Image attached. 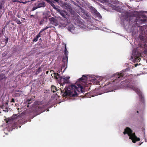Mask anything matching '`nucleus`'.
Masks as SVG:
<instances>
[{
	"label": "nucleus",
	"instance_id": "obj_1",
	"mask_svg": "<svg viewBox=\"0 0 147 147\" xmlns=\"http://www.w3.org/2000/svg\"><path fill=\"white\" fill-rule=\"evenodd\" d=\"M83 76L76 82L75 85H72L68 87L66 86L63 90V96H75L77 94L76 91L83 92Z\"/></svg>",
	"mask_w": 147,
	"mask_h": 147
},
{
	"label": "nucleus",
	"instance_id": "obj_9",
	"mask_svg": "<svg viewBox=\"0 0 147 147\" xmlns=\"http://www.w3.org/2000/svg\"><path fill=\"white\" fill-rule=\"evenodd\" d=\"M54 77L56 79H58L61 82H63L64 84L65 83H68L69 82V79L70 78L69 77H63L60 76L59 74L58 73H54Z\"/></svg>",
	"mask_w": 147,
	"mask_h": 147
},
{
	"label": "nucleus",
	"instance_id": "obj_25",
	"mask_svg": "<svg viewBox=\"0 0 147 147\" xmlns=\"http://www.w3.org/2000/svg\"><path fill=\"white\" fill-rule=\"evenodd\" d=\"M50 27H51L50 26H47L46 27L42 29L41 30L40 32V33H42V32H43L45 30L47 29H48V28H49Z\"/></svg>",
	"mask_w": 147,
	"mask_h": 147
},
{
	"label": "nucleus",
	"instance_id": "obj_27",
	"mask_svg": "<svg viewBox=\"0 0 147 147\" xmlns=\"http://www.w3.org/2000/svg\"><path fill=\"white\" fill-rule=\"evenodd\" d=\"M4 76L3 74H1L0 75V79H2L4 77Z\"/></svg>",
	"mask_w": 147,
	"mask_h": 147
},
{
	"label": "nucleus",
	"instance_id": "obj_5",
	"mask_svg": "<svg viewBox=\"0 0 147 147\" xmlns=\"http://www.w3.org/2000/svg\"><path fill=\"white\" fill-rule=\"evenodd\" d=\"M98 1L102 3H105L106 4L111 6L113 9L118 12H121L122 11V9L120 8L119 6L111 4V3H112L111 0L110 1L109 0H98Z\"/></svg>",
	"mask_w": 147,
	"mask_h": 147
},
{
	"label": "nucleus",
	"instance_id": "obj_43",
	"mask_svg": "<svg viewBox=\"0 0 147 147\" xmlns=\"http://www.w3.org/2000/svg\"><path fill=\"white\" fill-rule=\"evenodd\" d=\"M18 16L19 18V16Z\"/></svg>",
	"mask_w": 147,
	"mask_h": 147
},
{
	"label": "nucleus",
	"instance_id": "obj_22",
	"mask_svg": "<svg viewBox=\"0 0 147 147\" xmlns=\"http://www.w3.org/2000/svg\"><path fill=\"white\" fill-rule=\"evenodd\" d=\"M57 90L56 87L54 86H51V91L53 93H54Z\"/></svg>",
	"mask_w": 147,
	"mask_h": 147
},
{
	"label": "nucleus",
	"instance_id": "obj_29",
	"mask_svg": "<svg viewBox=\"0 0 147 147\" xmlns=\"http://www.w3.org/2000/svg\"><path fill=\"white\" fill-rule=\"evenodd\" d=\"M38 111H40L41 110V108L42 107V106H39L38 107Z\"/></svg>",
	"mask_w": 147,
	"mask_h": 147
},
{
	"label": "nucleus",
	"instance_id": "obj_8",
	"mask_svg": "<svg viewBox=\"0 0 147 147\" xmlns=\"http://www.w3.org/2000/svg\"><path fill=\"white\" fill-rule=\"evenodd\" d=\"M83 18L85 20L84 21L83 20V22L86 23V24L89 25V24H90L91 20V15L89 12L86 11L84 10Z\"/></svg>",
	"mask_w": 147,
	"mask_h": 147
},
{
	"label": "nucleus",
	"instance_id": "obj_17",
	"mask_svg": "<svg viewBox=\"0 0 147 147\" xmlns=\"http://www.w3.org/2000/svg\"><path fill=\"white\" fill-rule=\"evenodd\" d=\"M45 6V3L43 2L39 3L37 5V6L38 8L44 7Z\"/></svg>",
	"mask_w": 147,
	"mask_h": 147
},
{
	"label": "nucleus",
	"instance_id": "obj_18",
	"mask_svg": "<svg viewBox=\"0 0 147 147\" xmlns=\"http://www.w3.org/2000/svg\"><path fill=\"white\" fill-rule=\"evenodd\" d=\"M49 3L52 6V7L54 9H55L56 10H57V11H58V10H59V9L57 8L56 7L55 5L51 2L49 1Z\"/></svg>",
	"mask_w": 147,
	"mask_h": 147
},
{
	"label": "nucleus",
	"instance_id": "obj_15",
	"mask_svg": "<svg viewBox=\"0 0 147 147\" xmlns=\"http://www.w3.org/2000/svg\"><path fill=\"white\" fill-rule=\"evenodd\" d=\"M63 17L65 18L66 15V13L64 11L61 10L59 9V10L57 11Z\"/></svg>",
	"mask_w": 147,
	"mask_h": 147
},
{
	"label": "nucleus",
	"instance_id": "obj_28",
	"mask_svg": "<svg viewBox=\"0 0 147 147\" xmlns=\"http://www.w3.org/2000/svg\"><path fill=\"white\" fill-rule=\"evenodd\" d=\"M16 22L18 24H20L22 23L19 20H17Z\"/></svg>",
	"mask_w": 147,
	"mask_h": 147
},
{
	"label": "nucleus",
	"instance_id": "obj_32",
	"mask_svg": "<svg viewBox=\"0 0 147 147\" xmlns=\"http://www.w3.org/2000/svg\"><path fill=\"white\" fill-rule=\"evenodd\" d=\"M3 7V5L1 3L0 4V9H1Z\"/></svg>",
	"mask_w": 147,
	"mask_h": 147
},
{
	"label": "nucleus",
	"instance_id": "obj_30",
	"mask_svg": "<svg viewBox=\"0 0 147 147\" xmlns=\"http://www.w3.org/2000/svg\"><path fill=\"white\" fill-rule=\"evenodd\" d=\"M17 2L20 3H22L24 4H26L27 3V2L26 1L23 2V1H17Z\"/></svg>",
	"mask_w": 147,
	"mask_h": 147
},
{
	"label": "nucleus",
	"instance_id": "obj_41",
	"mask_svg": "<svg viewBox=\"0 0 147 147\" xmlns=\"http://www.w3.org/2000/svg\"><path fill=\"white\" fill-rule=\"evenodd\" d=\"M42 112H40V113H42Z\"/></svg>",
	"mask_w": 147,
	"mask_h": 147
},
{
	"label": "nucleus",
	"instance_id": "obj_39",
	"mask_svg": "<svg viewBox=\"0 0 147 147\" xmlns=\"http://www.w3.org/2000/svg\"><path fill=\"white\" fill-rule=\"evenodd\" d=\"M83 27H84V25L83 24ZM84 28V27H83V28Z\"/></svg>",
	"mask_w": 147,
	"mask_h": 147
},
{
	"label": "nucleus",
	"instance_id": "obj_20",
	"mask_svg": "<svg viewBox=\"0 0 147 147\" xmlns=\"http://www.w3.org/2000/svg\"><path fill=\"white\" fill-rule=\"evenodd\" d=\"M40 34L39 32L38 34L37 35L36 37L34 38L33 39V42H36L38 40V38L40 37Z\"/></svg>",
	"mask_w": 147,
	"mask_h": 147
},
{
	"label": "nucleus",
	"instance_id": "obj_33",
	"mask_svg": "<svg viewBox=\"0 0 147 147\" xmlns=\"http://www.w3.org/2000/svg\"><path fill=\"white\" fill-rule=\"evenodd\" d=\"M15 102L14 99L13 98H12L11 101V102Z\"/></svg>",
	"mask_w": 147,
	"mask_h": 147
},
{
	"label": "nucleus",
	"instance_id": "obj_21",
	"mask_svg": "<svg viewBox=\"0 0 147 147\" xmlns=\"http://www.w3.org/2000/svg\"><path fill=\"white\" fill-rule=\"evenodd\" d=\"M49 21L51 23H55L56 22V20L55 19L53 18L52 17L49 19Z\"/></svg>",
	"mask_w": 147,
	"mask_h": 147
},
{
	"label": "nucleus",
	"instance_id": "obj_40",
	"mask_svg": "<svg viewBox=\"0 0 147 147\" xmlns=\"http://www.w3.org/2000/svg\"><path fill=\"white\" fill-rule=\"evenodd\" d=\"M141 144H142V143H141L140 144H139V145H141Z\"/></svg>",
	"mask_w": 147,
	"mask_h": 147
},
{
	"label": "nucleus",
	"instance_id": "obj_36",
	"mask_svg": "<svg viewBox=\"0 0 147 147\" xmlns=\"http://www.w3.org/2000/svg\"><path fill=\"white\" fill-rule=\"evenodd\" d=\"M60 71L58 70V72H59V73L60 72Z\"/></svg>",
	"mask_w": 147,
	"mask_h": 147
},
{
	"label": "nucleus",
	"instance_id": "obj_3",
	"mask_svg": "<svg viewBox=\"0 0 147 147\" xmlns=\"http://www.w3.org/2000/svg\"><path fill=\"white\" fill-rule=\"evenodd\" d=\"M132 130L130 128L127 127L125 129L123 133L124 135L127 134L129 137V139L132 140V142L134 143H136V141H140V138H137L136 136L135 133H132Z\"/></svg>",
	"mask_w": 147,
	"mask_h": 147
},
{
	"label": "nucleus",
	"instance_id": "obj_24",
	"mask_svg": "<svg viewBox=\"0 0 147 147\" xmlns=\"http://www.w3.org/2000/svg\"><path fill=\"white\" fill-rule=\"evenodd\" d=\"M61 6H62L63 7H64V8L67 9L68 5L67 3H62Z\"/></svg>",
	"mask_w": 147,
	"mask_h": 147
},
{
	"label": "nucleus",
	"instance_id": "obj_44",
	"mask_svg": "<svg viewBox=\"0 0 147 147\" xmlns=\"http://www.w3.org/2000/svg\"><path fill=\"white\" fill-rule=\"evenodd\" d=\"M30 101V100H29V101H28V102H29V101Z\"/></svg>",
	"mask_w": 147,
	"mask_h": 147
},
{
	"label": "nucleus",
	"instance_id": "obj_31",
	"mask_svg": "<svg viewBox=\"0 0 147 147\" xmlns=\"http://www.w3.org/2000/svg\"><path fill=\"white\" fill-rule=\"evenodd\" d=\"M142 45L141 46L142 47V48H143L144 47H146V43H144L143 44H142Z\"/></svg>",
	"mask_w": 147,
	"mask_h": 147
},
{
	"label": "nucleus",
	"instance_id": "obj_4",
	"mask_svg": "<svg viewBox=\"0 0 147 147\" xmlns=\"http://www.w3.org/2000/svg\"><path fill=\"white\" fill-rule=\"evenodd\" d=\"M83 92H85L86 91H88L90 89V84L89 83L87 82L90 80L89 78H90V76L89 77H87L85 75H83Z\"/></svg>",
	"mask_w": 147,
	"mask_h": 147
},
{
	"label": "nucleus",
	"instance_id": "obj_6",
	"mask_svg": "<svg viewBox=\"0 0 147 147\" xmlns=\"http://www.w3.org/2000/svg\"><path fill=\"white\" fill-rule=\"evenodd\" d=\"M126 73L123 71L120 73H116L114 75L115 79L113 81L117 83L119 82V81L123 80L125 76H126Z\"/></svg>",
	"mask_w": 147,
	"mask_h": 147
},
{
	"label": "nucleus",
	"instance_id": "obj_45",
	"mask_svg": "<svg viewBox=\"0 0 147 147\" xmlns=\"http://www.w3.org/2000/svg\"><path fill=\"white\" fill-rule=\"evenodd\" d=\"M146 12H147V11H146Z\"/></svg>",
	"mask_w": 147,
	"mask_h": 147
},
{
	"label": "nucleus",
	"instance_id": "obj_38",
	"mask_svg": "<svg viewBox=\"0 0 147 147\" xmlns=\"http://www.w3.org/2000/svg\"><path fill=\"white\" fill-rule=\"evenodd\" d=\"M142 39H143L142 38H140V40H142Z\"/></svg>",
	"mask_w": 147,
	"mask_h": 147
},
{
	"label": "nucleus",
	"instance_id": "obj_13",
	"mask_svg": "<svg viewBox=\"0 0 147 147\" xmlns=\"http://www.w3.org/2000/svg\"><path fill=\"white\" fill-rule=\"evenodd\" d=\"M67 29L68 30L73 34L75 33V27L72 24H71L68 27Z\"/></svg>",
	"mask_w": 147,
	"mask_h": 147
},
{
	"label": "nucleus",
	"instance_id": "obj_23",
	"mask_svg": "<svg viewBox=\"0 0 147 147\" xmlns=\"http://www.w3.org/2000/svg\"><path fill=\"white\" fill-rule=\"evenodd\" d=\"M91 96L90 94L88 92L84 96H83V98L84 97L90 98Z\"/></svg>",
	"mask_w": 147,
	"mask_h": 147
},
{
	"label": "nucleus",
	"instance_id": "obj_7",
	"mask_svg": "<svg viewBox=\"0 0 147 147\" xmlns=\"http://www.w3.org/2000/svg\"><path fill=\"white\" fill-rule=\"evenodd\" d=\"M136 22L137 26L140 27L142 24L147 23V18L144 16H141L136 19Z\"/></svg>",
	"mask_w": 147,
	"mask_h": 147
},
{
	"label": "nucleus",
	"instance_id": "obj_19",
	"mask_svg": "<svg viewBox=\"0 0 147 147\" xmlns=\"http://www.w3.org/2000/svg\"><path fill=\"white\" fill-rule=\"evenodd\" d=\"M140 60V58L139 57H137V56H135L134 55V61L136 62H138Z\"/></svg>",
	"mask_w": 147,
	"mask_h": 147
},
{
	"label": "nucleus",
	"instance_id": "obj_10",
	"mask_svg": "<svg viewBox=\"0 0 147 147\" xmlns=\"http://www.w3.org/2000/svg\"><path fill=\"white\" fill-rule=\"evenodd\" d=\"M1 107L3 110V111L5 112H7L8 111H11V109L9 108L8 102H7L4 103L2 106H1Z\"/></svg>",
	"mask_w": 147,
	"mask_h": 147
},
{
	"label": "nucleus",
	"instance_id": "obj_2",
	"mask_svg": "<svg viewBox=\"0 0 147 147\" xmlns=\"http://www.w3.org/2000/svg\"><path fill=\"white\" fill-rule=\"evenodd\" d=\"M129 81L127 80H125L120 83L121 85L123 87H128L131 89L135 91L139 95L140 97V100L142 102L144 101V97L142 94L139 92L138 88L132 86H130L128 84V83Z\"/></svg>",
	"mask_w": 147,
	"mask_h": 147
},
{
	"label": "nucleus",
	"instance_id": "obj_11",
	"mask_svg": "<svg viewBox=\"0 0 147 147\" xmlns=\"http://www.w3.org/2000/svg\"><path fill=\"white\" fill-rule=\"evenodd\" d=\"M68 52L67 51V49H66V45H65V50L64 51V54L65 55V57H63V62L65 63L67 62L68 60Z\"/></svg>",
	"mask_w": 147,
	"mask_h": 147
},
{
	"label": "nucleus",
	"instance_id": "obj_42",
	"mask_svg": "<svg viewBox=\"0 0 147 147\" xmlns=\"http://www.w3.org/2000/svg\"><path fill=\"white\" fill-rule=\"evenodd\" d=\"M62 84V85L63 86V85L62 84Z\"/></svg>",
	"mask_w": 147,
	"mask_h": 147
},
{
	"label": "nucleus",
	"instance_id": "obj_16",
	"mask_svg": "<svg viewBox=\"0 0 147 147\" xmlns=\"http://www.w3.org/2000/svg\"><path fill=\"white\" fill-rule=\"evenodd\" d=\"M22 115L20 114L18 115V114H13V115L12 117V118L13 119H19L20 118H21V117L22 116Z\"/></svg>",
	"mask_w": 147,
	"mask_h": 147
},
{
	"label": "nucleus",
	"instance_id": "obj_26",
	"mask_svg": "<svg viewBox=\"0 0 147 147\" xmlns=\"http://www.w3.org/2000/svg\"><path fill=\"white\" fill-rule=\"evenodd\" d=\"M38 8V7L37 6L36 7L34 6L32 9V11H34L35 10H36V9Z\"/></svg>",
	"mask_w": 147,
	"mask_h": 147
},
{
	"label": "nucleus",
	"instance_id": "obj_12",
	"mask_svg": "<svg viewBox=\"0 0 147 147\" xmlns=\"http://www.w3.org/2000/svg\"><path fill=\"white\" fill-rule=\"evenodd\" d=\"M89 10L92 13L95 15H96L97 16L100 15V14L97 11V10L92 6L90 8Z\"/></svg>",
	"mask_w": 147,
	"mask_h": 147
},
{
	"label": "nucleus",
	"instance_id": "obj_37",
	"mask_svg": "<svg viewBox=\"0 0 147 147\" xmlns=\"http://www.w3.org/2000/svg\"><path fill=\"white\" fill-rule=\"evenodd\" d=\"M137 113H139V111H137Z\"/></svg>",
	"mask_w": 147,
	"mask_h": 147
},
{
	"label": "nucleus",
	"instance_id": "obj_34",
	"mask_svg": "<svg viewBox=\"0 0 147 147\" xmlns=\"http://www.w3.org/2000/svg\"><path fill=\"white\" fill-rule=\"evenodd\" d=\"M134 53H133V55H135V54H134Z\"/></svg>",
	"mask_w": 147,
	"mask_h": 147
},
{
	"label": "nucleus",
	"instance_id": "obj_14",
	"mask_svg": "<svg viewBox=\"0 0 147 147\" xmlns=\"http://www.w3.org/2000/svg\"><path fill=\"white\" fill-rule=\"evenodd\" d=\"M91 6L90 5V4L88 2L84 3H83V7L85 8L87 10H89Z\"/></svg>",
	"mask_w": 147,
	"mask_h": 147
},
{
	"label": "nucleus",
	"instance_id": "obj_35",
	"mask_svg": "<svg viewBox=\"0 0 147 147\" xmlns=\"http://www.w3.org/2000/svg\"><path fill=\"white\" fill-rule=\"evenodd\" d=\"M18 122H19V123H20V120L19 119L18 120Z\"/></svg>",
	"mask_w": 147,
	"mask_h": 147
}]
</instances>
